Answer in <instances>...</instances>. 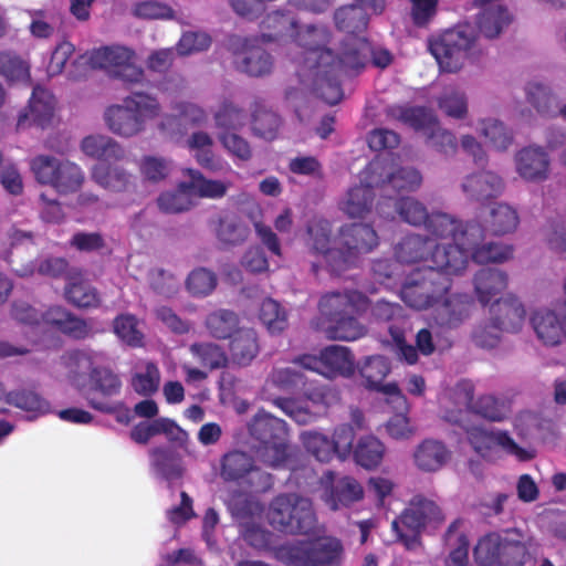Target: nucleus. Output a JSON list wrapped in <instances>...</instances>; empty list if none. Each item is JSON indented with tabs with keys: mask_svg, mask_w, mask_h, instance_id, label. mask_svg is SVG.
I'll return each instance as SVG.
<instances>
[{
	"mask_svg": "<svg viewBox=\"0 0 566 566\" xmlns=\"http://www.w3.org/2000/svg\"><path fill=\"white\" fill-rule=\"evenodd\" d=\"M465 270V258L458 248L437 247L432 265L412 271L401 287V298L411 308L426 310L438 304L451 287V276Z\"/></svg>",
	"mask_w": 566,
	"mask_h": 566,
	"instance_id": "obj_1",
	"label": "nucleus"
},
{
	"mask_svg": "<svg viewBox=\"0 0 566 566\" xmlns=\"http://www.w3.org/2000/svg\"><path fill=\"white\" fill-rule=\"evenodd\" d=\"M368 296L355 289H344L324 294L318 308L326 322L325 336L332 340L354 342L367 335V327L359 317L367 313Z\"/></svg>",
	"mask_w": 566,
	"mask_h": 566,
	"instance_id": "obj_2",
	"label": "nucleus"
},
{
	"mask_svg": "<svg viewBox=\"0 0 566 566\" xmlns=\"http://www.w3.org/2000/svg\"><path fill=\"white\" fill-rule=\"evenodd\" d=\"M161 113L158 98L146 92H133L123 98L122 104H112L104 111L107 128L120 137H133L145 130L149 120Z\"/></svg>",
	"mask_w": 566,
	"mask_h": 566,
	"instance_id": "obj_3",
	"label": "nucleus"
},
{
	"mask_svg": "<svg viewBox=\"0 0 566 566\" xmlns=\"http://www.w3.org/2000/svg\"><path fill=\"white\" fill-rule=\"evenodd\" d=\"M472 554L478 566H525L530 557L524 534L517 528L486 533Z\"/></svg>",
	"mask_w": 566,
	"mask_h": 566,
	"instance_id": "obj_4",
	"label": "nucleus"
},
{
	"mask_svg": "<svg viewBox=\"0 0 566 566\" xmlns=\"http://www.w3.org/2000/svg\"><path fill=\"white\" fill-rule=\"evenodd\" d=\"M268 518L275 530L290 534L306 535L316 526L312 501L296 493L276 495L270 503Z\"/></svg>",
	"mask_w": 566,
	"mask_h": 566,
	"instance_id": "obj_5",
	"label": "nucleus"
},
{
	"mask_svg": "<svg viewBox=\"0 0 566 566\" xmlns=\"http://www.w3.org/2000/svg\"><path fill=\"white\" fill-rule=\"evenodd\" d=\"M476 42L475 28L470 23H459L431 41L429 50L442 71L455 73L462 67L464 59L475 53Z\"/></svg>",
	"mask_w": 566,
	"mask_h": 566,
	"instance_id": "obj_6",
	"label": "nucleus"
},
{
	"mask_svg": "<svg viewBox=\"0 0 566 566\" xmlns=\"http://www.w3.org/2000/svg\"><path fill=\"white\" fill-rule=\"evenodd\" d=\"M443 520L442 511L434 501L416 495L399 518L392 521L391 528L398 541L411 551L420 544L421 532L427 525L440 524Z\"/></svg>",
	"mask_w": 566,
	"mask_h": 566,
	"instance_id": "obj_7",
	"label": "nucleus"
},
{
	"mask_svg": "<svg viewBox=\"0 0 566 566\" xmlns=\"http://www.w3.org/2000/svg\"><path fill=\"white\" fill-rule=\"evenodd\" d=\"M31 171L41 185H49L60 195L78 191L85 180L83 170L70 160H61L51 155H38L30 161Z\"/></svg>",
	"mask_w": 566,
	"mask_h": 566,
	"instance_id": "obj_8",
	"label": "nucleus"
},
{
	"mask_svg": "<svg viewBox=\"0 0 566 566\" xmlns=\"http://www.w3.org/2000/svg\"><path fill=\"white\" fill-rule=\"evenodd\" d=\"M291 566H340L344 558L342 542L333 536L317 537L286 546Z\"/></svg>",
	"mask_w": 566,
	"mask_h": 566,
	"instance_id": "obj_9",
	"label": "nucleus"
},
{
	"mask_svg": "<svg viewBox=\"0 0 566 566\" xmlns=\"http://www.w3.org/2000/svg\"><path fill=\"white\" fill-rule=\"evenodd\" d=\"M336 244L339 247V274L356 266L359 258L370 253L378 244L376 230L367 223H349L339 228Z\"/></svg>",
	"mask_w": 566,
	"mask_h": 566,
	"instance_id": "obj_10",
	"label": "nucleus"
},
{
	"mask_svg": "<svg viewBox=\"0 0 566 566\" xmlns=\"http://www.w3.org/2000/svg\"><path fill=\"white\" fill-rule=\"evenodd\" d=\"M135 52L125 46H104L90 53L88 62L94 69H102L126 84H137L144 80V70L134 62Z\"/></svg>",
	"mask_w": 566,
	"mask_h": 566,
	"instance_id": "obj_11",
	"label": "nucleus"
},
{
	"mask_svg": "<svg viewBox=\"0 0 566 566\" xmlns=\"http://www.w3.org/2000/svg\"><path fill=\"white\" fill-rule=\"evenodd\" d=\"M295 44L302 50L301 59H296L300 70L305 73L306 69L322 66L324 62L332 60L331 43L332 34L327 27L308 24L305 28L296 27L292 36Z\"/></svg>",
	"mask_w": 566,
	"mask_h": 566,
	"instance_id": "obj_12",
	"label": "nucleus"
},
{
	"mask_svg": "<svg viewBox=\"0 0 566 566\" xmlns=\"http://www.w3.org/2000/svg\"><path fill=\"white\" fill-rule=\"evenodd\" d=\"M102 360H108V355L91 347L69 349L61 356L67 380L78 389L87 386L90 377Z\"/></svg>",
	"mask_w": 566,
	"mask_h": 566,
	"instance_id": "obj_13",
	"label": "nucleus"
},
{
	"mask_svg": "<svg viewBox=\"0 0 566 566\" xmlns=\"http://www.w3.org/2000/svg\"><path fill=\"white\" fill-rule=\"evenodd\" d=\"M220 474L224 481H260L258 488L264 490L270 486L272 475L262 471L254 463L253 457L240 450H232L221 459Z\"/></svg>",
	"mask_w": 566,
	"mask_h": 566,
	"instance_id": "obj_14",
	"label": "nucleus"
},
{
	"mask_svg": "<svg viewBox=\"0 0 566 566\" xmlns=\"http://www.w3.org/2000/svg\"><path fill=\"white\" fill-rule=\"evenodd\" d=\"M388 358L381 355L369 356L359 367V374L364 379V386L369 390H376L389 396L390 401L399 407H406V398L396 382L384 384L390 373Z\"/></svg>",
	"mask_w": 566,
	"mask_h": 566,
	"instance_id": "obj_15",
	"label": "nucleus"
},
{
	"mask_svg": "<svg viewBox=\"0 0 566 566\" xmlns=\"http://www.w3.org/2000/svg\"><path fill=\"white\" fill-rule=\"evenodd\" d=\"M306 232L310 238L312 253L321 255L329 271L339 275V247H332V224L326 219H314L308 222Z\"/></svg>",
	"mask_w": 566,
	"mask_h": 566,
	"instance_id": "obj_16",
	"label": "nucleus"
},
{
	"mask_svg": "<svg viewBox=\"0 0 566 566\" xmlns=\"http://www.w3.org/2000/svg\"><path fill=\"white\" fill-rule=\"evenodd\" d=\"M54 111V95L41 86H35L33 87L28 109L19 115L17 126L18 128H25L33 125L45 128L52 123Z\"/></svg>",
	"mask_w": 566,
	"mask_h": 566,
	"instance_id": "obj_17",
	"label": "nucleus"
},
{
	"mask_svg": "<svg viewBox=\"0 0 566 566\" xmlns=\"http://www.w3.org/2000/svg\"><path fill=\"white\" fill-rule=\"evenodd\" d=\"M300 76L307 75L313 85V91L318 98L328 105L338 104L344 96V92L339 82V74L335 69L329 66L310 67L305 73L297 72Z\"/></svg>",
	"mask_w": 566,
	"mask_h": 566,
	"instance_id": "obj_18",
	"label": "nucleus"
},
{
	"mask_svg": "<svg viewBox=\"0 0 566 566\" xmlns=\"http://www.w3.org/2000/svg\"><path fill=\"white\" fill-rule=\"evenodd\" d=\"M492 327L507 333L518 332L525 321V308L513 295L499 298L490 307Z\"/></svg>",
	"mask_w": 566,
	"mask_h": 566,
	"instance_id": "obj_19",
	"label": "nucleus"
},
{
	"mask_svg": "<svg viewBox=\"0 0 566 566\" xmlns=\"http://www.w3.org/2000/svg\"><path fill=\"white\" fill-rule=\"evenodd\" d=\"M516 170L527 181H543L548 177L549 157L542 147H525L515 156Z\"/></svg>",
	"mask_w": 566,
	"mask_h": 566,
	"instance_id": "obj_20",
	"label": "nucleus"
},
{
	"mask_svg": "<svg viewBox=\"0 0 566 566\" xmlns=\"http://www.w3.org/2000/svg\"><path fill=\"white\" fill-rule=\"evenodd\" d=\"M461 187L468 198L476 201H485L497 198L503 192L504 181L493 171L484 170L468 175Z\"/></svg>",
	"mask_w": 566,
	"mask_h": 566,
	"instance_id": "obj_21",
	"label": "nucleus"
},
{
	"mask_svg": "<svg viewBox=\"0 0 566 566\" xmlns=\"http://www.w3.org/2000/svg\"><path fill=\"white\" fill-rule=\"evenodd\" d=\"M368 48L365 39L358 36H348L342 46L339 54L332 51V60L324 62V65L335 69L340 73L349 71H359L365 66L366 54L364 51Z\"/></svg>",
	"mask_w": 566,
	"mask_h": 566,
	"instance_id": "obj_22",
	"label": "nucleus"
},
{
	"mask_svg": "<svg viewBox=\"0 0 566 566\" xmlns=\"http://www.w3.org/2000/svg\"><path fill=\"white\" fill-rule=\"evenodd\" d=\"M439 244L421 234H407L395 248L397 261L413 264L421 261L432 265V253Z\"/></svg>",
	"mask_w": 566,
	"mask_h": 566,
	"instance_id": "obj_23",
	"label": "nucleus"
},
{
	"mask_svg": "<svg viewBox=\"0 0 566 566\" xmlns=\"http://www.w3.org/2000/svg\"><path fill=\"white\" fill-rule=\"evenodd\" d=\"M386 115L417 132L427 133L438 123L433 111L426 106L391 105L386 108Z\"/></svg>",
	"mask_w": 566,
	"mask_h": 566,
	"instance_id": "obj_24",
	"label": "nucleus"
},
{
	"mask_svg": "<svg viewBox=\"0 0 566 566\" xmlns=\"http://www.w3.org/2000/svg\"><path fill=\"white\" fill-rule=\"evenodd\" d=\"M451 458L447 446L436 439H424L413 452V462L422 472H437L443 468Z\"/></svg>",
	"mask_w": 566,
	"mask_h": 566,
	"instance_id": "obj_25",
	"label": "nucleus"
},
{
	"mask_svg": "<svg viewBox=\"0 0 566 566\" xmlns=\"http://www.w3.org/2000/svg\"><path fill=\"white\" fill-rule=\"evenodd\" d=\"M323 375L327 378L350 377L355 373L352 352L344 346L331 345L322 349Z\"/></svg>",
	"mask_w": 566,
	"mask_h": 566,
	"instance_id": "obj_26",
	"label": "nucleus"
},
{
	"mask_svg": "<svg viewBox=\"0 0 566 566\" xmlns=\"http://www.w3.org/2000/svg\"><path fill=\"white\" fill-rule=\"evenodd\" d=\"M473 283L479 302L485 306L506 289L507 275L499 269L484 268L475 273Z\"/></svg>",
	"mask_w": 566,
	"mask_h": 566,
	"instance_id": "obj_27",
	"label": "nucleus"
},
{
	"mask_svg": "<svg viewBox=\"0 0 566 566\" xmlns=\"http://www.w3.org/2000/svg\"><path fill=\"white\" fill-rule=\"evenodd\" d=\"M81 148L87 156L108 165L120 161L125 157L124 148L112 137L105 135L86 136L82 140Z\"/></svg>",
	"mask_w": 566,
	"mask_h": 566,
	"instance_id": "obj_28",
	"label": "nucleus"
},
{
	"mask_svg": "<svg viewBox=\"0 0 566 566\" xmlns=\"http://www.w3.org/2000/svg\"><path fill=\"white\" fill-rule=\"evenodd\" d=\"M282 125V119L262 101H255L251 107V129L253 135L265 140H274Z\"/></svg>",
	"mask_w": 566,
	"mask_h": 566,
	"instance_id": "obj_29",
	"label": "nucleus"
},
{
	"mask_svg": "<svg viewBox=\"0 0 566 566\" xmlns=\"http://www.w3.org/2000/svg\"><path fill=\"white\" fill-rule=\"evenodd\" d=\"M531 322L538 339L546 346L558 345L564 337L566 323L560 322L553 311L538 310Z\"/></svg>",
	"mask_w": 566,
	"mask_h": 566,
	"instance_id": "obj_30",
	"label": "nucleus"
},
{
	"mask_svg": "<svg viewBox=\"0 0 566 566\" xmlns=\"http://www.w3.org/2000/svg\"><path fill=\"white\" fill-rule=\"evenodd\" d=\"M375 192L369 184L354 186L348 189L339 202L340 210L349 218H364L373 208Z\"/></svg>",
	"mask_w": 566,
	"mask_h": 566,
	"instance_id": "obj_31",
	"label": "nucleus"
},
{
	"mask_svg": "<svg viewBox=\"0 0 566 566\" xmlns=\"http://www.w3.org/2000/svg\"><path fill=\"white\" fill-rule=\"evenodd\" d=\"M366 10L369 9L358 2L357 4L340 7L334 13L336 28L339 31L346 32L349 36L365 32L369 22Z\"/></svg>",
	"mask_w": 566,
	"mask_h": 566,
	"instance_id": "obj_32",
	"label": "nucleus"
},
{
	"mask_svg": "<svg viewBox=\"0 0 566 566\" xmlns=\"http://www.w3.org/2000/svg\"><path fill=\"white\" fill-rule=\"evenodd\" d=\"M385 453V444L373 434L360 437L353 449L354 461L366 470L377 469Z\"/></svg>",
	"mask_w": 566,
	"mask_h": 566,
	"instance_id": "obj_33",
	"label": "nucleus"
},
{
	"mask_svg": "<svg viewBox=\"0 0 566 566\" xmlns=\"http://www.w3.org/2000/svg\"><path fill=\"white\" fill-rule=\"evenodd\" d=\"M244 55L234 61L237 69L250 76H263L271 72L273 60L270 53L260 46L248 48V40H244Z\"/></svg>",
	"mask_w": 566,
	"mask_h": 566,
	"instance_id": "obj_34",
	"label": "nucleus"
},
{
	"mask_svg": "<svg viewBox=\"0 0 566 566\" xmlns=\"http://www.w3.org/2000/svg\"><path fill=\"white\" fill-rule=\"evenodd\" d=\"M92 179L112 191H125L132 185V175L117 165L97 163L92 169Z\"/></svg>",
	"mask_w": 566,
	"mask_h": 566,
	"instance_id": "obj_35",
	"label": "nucleus"
},
{
	"mask_svg": "<svg viewBox=\"0 0 566 566\" xmlns=\"http://www.w3.org/2000/svg\"><path fill=\"white\" fill-rule=\"evenodd\" d=\"M249 431L260 443L280 439L286 434L285 422L263 409L253 417Z\"/></svg>",
	"mask_w": 566,
	"mask_h": 566,
	"instance_id": "obj_36",
	"label": "nucleus"
},
{
	"mask_svg": "<svg viewBox=\"0 0 566 566\" xmlns=\"http://www.w3.org/2000/svg\"><path fill=\"white\" fill-rule=\"evenodd\" d=\"M296 20L285 11H273L261 22V36L264 42L277 41L286 35L292 36L296 29Z\"/></svg>",
	"mask_w": 566,
	"mask_h": 566,
	"instance_id": "obj_37",
	"label": "nucleus"
},
{
	"mask_svg": "<svg viewBox=\"0 0 566 566\" xmlns=\"http://www.w3.org/2000/svg\"><path fill=\"white\" fill-rule=\"evenodd\" d=\"M511 22L512 15L509 10L502 6L486 7L476 18L480 33L488 39L497 38L503 29Z\"/></svg>",
	"mask_w": 566,
	"mask_h": 566,
	"instance_id": "obj_38",
	"label": "nucleus"
},
{
	"mask_svg": "<svg viewBox=\"0 0 566 566\" xmlns=\"http://www.w3.org/2000/svg\"><path fill=\"white\" fill-rule=\"evenodd\" d=\"M230 353L234 363L249 365L259 353L258 336L252 328H241L231 337Z\"/></svg>",
	"mask_w": 566,
	"mask_h": 566,
	"instance_id": "obj_39",
	"label": "nucleus"
},
{
	"mask_svg": "<svg viewBox=\"0 0 566 566\" xmlns=\"http://www.w3.org/2000/svg\"><path fill=\"white\" fill-rule=\"evenodd\" d=\"M438 308V318L441 325L450 328L458 327L469 317L470 302L465 295L454 294L444 296Z\"/></svg>",
	"mask_w": 566,
	"mask_h": 566,
	"instance_id": "obj_40",
	"label": "nucleus"
},
{
	"mask_svg": "<svg viewBox=\"0 0 566 566\" xmlns=\"http://www.w3.org/2000/svg\"><path fill=\"white\" fill-rule=\"evenodd\" d=\"M485 239V230L478 222L461 223L454 243L442 244L440 248H458L465 258V268L469 264V255L473 256L475 249L480 248Z\"/></svg>",
	"mask_w": 566,
	"mask_h": 566,
	"instance_id": "obj_41",
	"label": "nucleus"
},
{
	"mask_svg": "<svg viewBox=\"0 0 566 566\" xmlns=\"http://www.w3.org/2000/svg\"><path fill=\"white\" fill-rule=\"evenodd\" d=\"M205 325L209 334L217 339L231 338L241 329L238 315L224 308L211 312L206 317Z\"/></svg>",
	"mask_w": 566,
	"mask_h": 566,
	"instance_id": "obj_42",
	"label": "nucleus"
},
{
	"mask_svg": "<svg viewBox=\"0 0 566 566\" xmlns=\"http://www.w3.org/2000/svg\"><path fill=\"white\" fill-rule=\"evenodd\" d=\"M87 385H90L92 390L99 392L104 398H108L120 392L122 380L113 370L108 359L101 361L90 377Z\"/></svg>",
	"mask_w": 566,
	"mask_h": 566,
	"instance_id": "obj_43",
	"label": "nucleus"
},
{
	"mask_svg": "<svg viewBox=\"0 0 566 566\" xmlns=\"http://www.w3.org/2000/svg\"><path fill=\"white\" fill-rule=\"evenodd\" d=\"M256 454L260 461L270 468H290L292 453L284 437L261 443L256 449Z\"/></svg>",
	"mask_w": 566,
	"mask_h": 566,
	"instance_id": "obj_44",
	"label": "nucleus"
},
{
	"mask_svg": "<svg viewBox=\"0 0 566 566\" xmlns=\"http://www.w3.org/2000/svg\"><path fill=\"white\" fill-rule=\"evenodd\" d=\"M151 465L166 480L179 479L182 475L180 457L171 449L156 447L149 451Z\"/></svg>",
	"mask_w": 566,
	"mask_h": 566,
	"instance_id": "obj_45",
	"label": "nucleus"
},
{
	"mask_svg": "<svg viewBox=\"0 0 566 566\" xmlns=\"http://www.w3.org/2000/svg\"><path fill=\"white\" fill-rule=\"evenodd\" d=\"M0 75L9 83H25L31 80L30 65L11 51L0 52Z\"/></svg>",
	"mask_w": 566,
	"mask_h": 566,
	"instance_id": "obj_46",
	"label": "nucleus"
},
{
	"mask_svg": "<svg viewBox=\"0 0 566 566\" xmlns=\"http://www.w3.org/2000/svg\"><path fill=\"white\" fill-rule=\"evenodd\" d=\"M526 97L535 109L548 117L559 114L560 108L555 96L551 93L549 88L538 82H530L526 87Z\"/></svg>",
	"mask_w": 566,
	"mask_h": 566,
	"instance_id": "obj_47",
	"label": "nucleus"
},
{
	"mask_svg": "<svg viewBox=\"0 0 566 566\" xmlns=\"http://www.w3.org/2000/svg\"><path fill=\"white\" fill-rule=\"evenodd\" d=\"M331 497L333 510L348 507L364 497V489L356 479L344 476L333 486Z\"/></svg>",
	"mask_w": 566,
	"mask_h": 566,
	"instance_id": "obj_48",
	"label": "nucleus"
},
{
	"mask_svg": "<svg viewBox=\"0 0 566 566\" xmlns=\"http://www.w3.org/2000/svg\"><path fill=\"white\" fill-rule=\"evenodd\" d=\"M250 229L245 222L237 217L220 219L216 229V235L223 245L242 244L249 237Z\"/></svg>",
	"mask_w": 566,
	"mask_h": 566,
	"instance_id": "obj_49",
	"label": "nucleus"
},
{
	"mask_svg": "<svg viewBox=\"0 0 566 566\" xmlns=\"http://www.w3.org/2000/svg\"><path fill=\"white\" fill-rule=\"evenodd\" d=\"M65 297L69 303L76 307L87 308L99 305V296L95 287L83 280L70 282L65 287Z\"/></svg>",
	"mask_w": 566,
	"mask_h": 566,
	"instance_id": "obj_50",
	"label": "nucleus"
},
{
	"mask_svg": "<svg viewBox=\"0 0 566 566\" xmlns=\"http://www.w3.org/2000/svg\"><path fill=\"white\" fill-rule=\"evenodd\" d=\"M190 184L189 187L201 198L220 199L226 196L230 184L221 180L207 179L199 170L189 169Z\"/></svg>",
	"mask_w": 566,
	"mask_h": 566,
	"instance_id": "obj_51",
	"label": "nucleus"
},
{
	"mask_svg": "<svg viewBox=\"0 0 566 566\" xmlns=\"http://www.w3.org/2000/svg\"><path fill=\"white\" fill-rule=\"evenodd\" d=\"M190 352L198 359L200 365L209 370L223 368L227 366L228 357L221 346L205 342L195 343L190 346Z\"/></svg>",
	"mask_w": 566,
	"mask_h": 566,
	"instance_id": "obj_52",
	"label": "nucleus"
},
{
	"mask_svg": "<svg viewBox=\"0 0 566 566\" xmlns=\"http://www.w3.org/2000/svg\"><path fill=\"white\" fill-rule=\"evenodd\" d=\"M217 274L207 268H196L187 276L186 289L193 297L210 295L217 287Z\"/></svg>",
	"mask_w": 566,
	"mask_h": 566,
	"instance_id": "obj_53",
	"label": "nucleus"
},
{
	"mask_svg": "<svg viewBox=\"0 0 566 566\" xmlns=\"http://www.w3.org/2000/svg\"><path fill=\"white\" fill-rule=\"evenodd\" d=\"M518 224L517 212L505 203H499L492 208L488 220L489 230L494 235H503L512 232Z\"/></svg>",
	"mask_w": 566,
	"mask_h": 566,
	"instance_id": "obj_54",
	"label": "nucleus"
},
{
	"mask_svg": "<svg viewBox=\"0 0 566 566\" xmlns=\"http://www.w3.org/2000/svg\"><path fill=\"white\" fill-rule=\"evenodd\" d=\"M426 229L438 239H451L453 242L461 229V221L444 212H432L426 222Z\"/></svg>",
	"mask_w": 566,
	"mask_h": 566,
	"instance_id": "obj_55",
	"label": "nucleus"
},
{
	"mask_svg": "<svg viewBox=\"0 0 566 566\" xmlns=\"http://www.w3.org/2000/svg\"><path fill=\"white\" fill-rule=\"evenodd\" d=\"M302 442L306 451L319 462H329L335 457V446L327 436L321 432L302 433Z\"/></svg>",
	"mask_w": 566,
	"mask_h": 566,
	"instance_id": "obj_56",
	"label": "nucleus"
},
{
	"mask_svg": "<svg viewBox=\"0 0 566 566\" xmlns=\"http://www.w3.org/2000/svg\"><path fill=\"white\" fill-rule=\"evenodd\" d=\"M245 112L230 101H224L214 114L216 126L220 132H235L245 124Z\"/></svg>",
	"mask_w": 566,
	"mask_h": 566,
	"instance_id": "obj_57",
	"label": "nucleus"
},
{
	"mask_svg": "<svg viewBox=\"0 0 566 566\" xmlns=\"http://www.w3.org/2000/svg\"><path fill=\"white\" fill-rule=\"evenodd\" d=\"M259 317L271 334H279L287 326L285 312L281 308V305L272 298H266L262 302Z\"/></svg>",
	"mask_w": 566,
	"mask_h": 566,
	"instance_id": "obj_58",
	"label": "nucleus"
},
{
	"mask_svg": "<svg viewBox=\"0 0 566 566\" xmlns=\"http://www.w3.org/2000/svg\"><path fill=\"white\" fill-rule=\"evenodd\" d=\"M396 210L402 221L413 226H426L429 212L423 203L410 197H402L396 202Z\"/></svg>",
	"mask_w": 566,
	"mask_h": 566,
	"instance_id": "obj_59",
	"label": "nucleus"
},
{
	"mask_svg": "<svg viewBox=\"0 0 566 566\" xmlns=\"http://www.w3.org/2000/svg\"><path fill=\"white\" fill-rule=\"evenodd\" d=\"M6 402L28 412H43L48 408V402L38 392L29 389L8 392Z\"/></svg>",
	"mask_w": 566,
	"mask_h": 566,
	"instance_id": "obj_60",
	"label": "nucleus"
},
{
	"mask_svg": "<svg viewBox=\"0 0 566 566\" xmlns=\"http://www.w3.org/2000/svg\"><path fill=\"white\" fill-rule=\"evenodd\" d=\"M481 130L489 144L496 150H506L513 143L512 132L497 119L483 120Z\"/></svg>",
	"mask_w": 566,
	"mask_h": 566,
	"instance_id": "obj_61",
	"label": "nucleus"
},
{
	"mask_svg": "<svg viewBox=\"0 0 566 566\" xmlns=\"http://www.w3.org/2000/svg\"><path fill=\"white\" fill-rule=\"evenodd\" d=\"M160 382V371L157 365L148 361L145 365V370L136 373L132 377V387L140 396H151L158 390Z\"/></svg>",
	"mask_w": 566,
	"mask_h": 566,
	"instance_id": "obj_62",
	"label": "nucleus"
},
{
	"mask_svg": "<svg viewBox=\"0 0 566 566\" xmlns=\"http://www.w3.org/2000/svg\"><path fill=\"white\" fill-rule=\"evenodd\" d=\"M115 334L127 345L139 347L143 345L144 335L137 328V319L132 314H122L114 319Z\"/></svg>",
	"mask_w": 566,
	"mask_h": 566,
	"instance_id": "obj_63",
	"label": "nucleus"
},
{
	"mask_svg": "<svg viewBox=\"0 0 566 566\" xmlns=\"http://www.w3.org/2000/svg\"><path fill=\"white\" fill-rule=\"evenodd\" d=\"M512 255V245L494 242H483L480 248L474 250L472 260L479 264L502 263L511 259Z\"/></svg>",
	"mask_w": 566,
	"mask_h": 566,
	"instance_id": "obj_64",
	"label": "nucleus"
}]
</instances>
